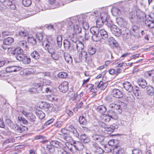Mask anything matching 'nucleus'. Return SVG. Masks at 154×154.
Returning a JSON list of instances; mask_svg holds the SVG:
<instances>
[{"mask_svg": "<svg viewBox=\"0 0 154 154\" xmlns=\"http://www.w3.org/2000/svg\"><path fill=\"white\" fill-rule=\"evenodd\" d=\"M90 30L93 34L92 39L96 42L100 41L101 38L105 39L108 37V35L106 31L104 29H100L97 27H92Z\"/></svg>", "mask_w": 154, "mask_h": 154, "instance_id": "1", "label": "nucleus"}, {"mask_svg": "<svg viewBox=\"0 0 154 154\" xmlns=\"http://www.w3.org/2000/svg\"><path fill=\"white\" fill-rule=\"evenodd\" d=\"M70 23H69L70 26L72 25L73 26V29L74 33L76 34H79L81 32L82 29L79 25L77 23V19L75 18H71L68 20Z\"/></svg>", "mask_w": 154, "mask_h": 154, "instance_id": "2", "label": "nucleus"}, {"mask_svg": "<svg viewBox=\"0 0 154 154\" xmlns=\"http://www.w3.org/2000/svg\"><path fill=\"white\" fill-rule=\"evenodd\" d=\"M16 59L19 61L22 62L24 64H28L31 62L30 57L23 53L19 55L16 56Z\"/></svg>", "mask_w": 154, "mask_h": 154, "instance_id": "3", "label": "nucleus"}, {"mask_svg": "<svg viewBox=\"0 0 154 154\" xmlns=\"http://www.w3.org/2000/svg\"><path fill=\"white\" fill-rule=\"evenodd\" d=\"M64 48L70 51H73L74 50V47L75 46V42L71 43L67 39L64 40L63 42Z\"/></svg>", "mask_w": 154, "mask_h": 154, "instance_id": "4", "label": "nucleus"}, {"mask_svg": "<svg viewBox=\"0 0 154 154\" xmlns=\"http://www.w3.org/2000/svg\"><path fill=\"white\" fill-rule=\"evenodd\" d=\"M92 130L94 131V133L95 134L92 135L93 139L94 140L97 141L98 142L102 141L104 139V137L102 135L97 134L98 132L97 128L96 127H94L93 128Z\"/></svg>", "mask_w": 154, "mask_h": 154, "instance_id": "5", "label": "nucleus"}, {"mask_svg": "<svg viewBox=\"0 0 154 154\" xmlns=\"http://www.w3.org/2000/svg\"><path fill=\"white\" fill-rule=\"evenodd\" d=\"M100 18L97 19L96 21V24L97 27L102 26L105 23V22H106V19L107 17V14L104 13H102L100 14Z\"/></svg>", "mask_w": 154, "mask_h": 154, "instance_id": "6", "label": "nucleus"}, {"mask_svg": "<svg viewBox=\"0 0 154 154\" xmlns=\"http://www.w3.org/2000/svg\"><path fill=\"white\" fill-rule=\"evenodd\" d=\"M69 83L66 81L63 82L60 85H59L58 88L60 92L65 93L68 90Z\"/></svg>", "mask_w": 154, "mask_h": 154, "instance_id": "7", "label": "nucleus"}, {"mask_svg": "<svg viewBox=\"0 0 154 154\" xmlns=\"http://www.w3.org/2000/svg\"><path fill=\"white\" fill-rule=\"evenodd\" d=\"M112 94L114 97L117 98H122L123 96L122 92L119 89L116 88L113 89Z\"/></svg>", "mask_w": 154, "mask_h": 154, "instance_id": "8", "label": "nucleus"}, {"mask_svg": "<svg viewBox=\"0 0 154 154\" xmlns=\"http://www.w3.org/2000/svg\"><path fill=\"white\" fill-rule=\"evenodd\" d=\"M21 69V67L18 66H11L6 68L7 73H11L20 71Z\"/></svg>", "mask_w": 154, "mask_h": 154, "instance_id": "9", "label": "nucleus"}, {"mask_svg": "<svg viewBox=\"0 0 154 154\" xmlns=\"http://www.w3.org/2000/svg\"><path fill=\"white\" fill-rule=\"evenodd\" d=\"M116 21L118 24L123 28H127V22L122 18L121 17L117 18Z\"/></svg>", "mask_w": 154, "mask_h": 154, "instance_id": "10", "label": "nucleus"}, {"mask_svg": "<svg viewBox=\"0 0 154 154\" xmlns=\"http://www.w3.org/2000/svg\"><path fill=\"white\" fill-rule=\"evenodd\" d=\"M13 129L17 131V132L20 133L27 131L28 130V128L26 127L17 124L15 125L14 128Z\"/></svg>", "mask_w": 154, "mask_h": 154, "instance_id": "11", "label": "nucleus"}, {"mask_svg": "<svg viewBox=\"0 0 154 154\" xmlns=\"http://www.w3.org/2000/svg\"><path fill=\"white\" fill-rule=\"evenodd\" d=\"M13 129L17 131V132L20 133L27 131L28 130V128L26 127L17 124L15 125L14 128Z\"/></svg>", "mask_w": 154, "mask_h": 154, "instance_id": "12", "label": "nucleus"}, {"mask_svg": "<svg viewBox=\"0 0 154 154\" xmlns=\"http://www.w3.org/2000/svg\"><path fill=\"white\" fill-rule=\"evenodd\" d=\"M111 30L112 33L117 37H119L122 35V31L116 26H113Z\"/></svg>", "mask_w": 154, "mask_h": 154, "instance_id": "13", "label": "nucleus"}, {"mask_svg": "<svg viewBox=\"0 0 154 154\" xmlns=\"http://www.w3.org/2000/svg\"><path fill=\"white\" fill-rule=\"evenodd\" d=\"M67 129L65 128L62 129L61 130V132L63 134V137L64 140L67 142H69L72 140V138L67 134L66 132Z\"/></svg>", "mask_w": 154, "mask_h": 154, "instance_id": "14", "label": "nucleus"}, {"mask_svg": "<svg viewBox=\"0 0 154 154\" xmlns=\"http://www.w3.org/2000/svg\"><path fill=\"white\" fill-rule=\"evenodd\" d=\"M113 150L114 154H123L124 152V149L119 146H115Z\"/></svg>", "mask_w": 154, "mask_h": 154, "instance_id": "15", "label": "nucleus"}, {"mask_svg": "<svg viewBox=\"0 0 154 154\" xmlns=\"http://www.w3.org/2000/svg\"><path fill=\"white\" fill-rule=\"evenodd\" d=\"M132 35L136 37L139 36L140 32L139 28L137 26H132L131 28Z\"/></svg>", "mask_w": 154, "mask_h": 154, "instance_id": "16", "label": "nucleus"}, {"mask_svg": "<svg viewBox=\"0 0 154 154\" xmlns=\"http://www.w3.org/2000/svg\"><path fill=\"white\" fill-rule=\"evenodd\" d=\"M122 34L124 39H127L130 36V32L127 28H123V30H122Z\"/></svg>", "mask_w": 154, "mask_h": 154, "instance_id": "17", "label": "nucleus"}, {"mask_svg": "<svg viewBox=\"0 0 154 154\" xmlns=\"http://www.w3.org/2000/svg\"><path fill=\"white\" fill-rule=\"evenodd\" d=\"M108 44L110 46L117 48L119 45L116 41L112 37H110L108 40Z\"/></svg>", "mask_w": 154, "mask_h": 154, "instance_id": "18", "label": "nucleus"}, {"mask_svg": "<svg viewBox=\"0 0 154 154\" xmlns=\"http://www.w3.org/2000/svg\"><path fill=\"white\" fill-rule=\"evenodd\" d=\"M123 85L124 88L129 92H132V91L133 90V86L130 82L128 81L125 82L123 83Z\"/></svg>", "mask_w": 154, "mask_h": 154, "instance_id": "19", "label": "nucleus"}, {"mask_svg": "<svg viewBox=\"0 0 154 154\" xmlns=\"http://www.w3.org/2000/svg\"><path fill=\"white\" fill-rule=\"evenodd\" d=\"M23 51L20 47H17L11 50V53L13 55H15L16 56L20 55V54L23 53Z\"/></svg>", "mask_w": 154, "mask_h": 154, "instance_id": "20", "label": "nucleus"}, {"mask_svg": "<svg viewBox=\"0 0 154 154\" xmlns=\"http://www.w3.org/2000/svg\"><path fill=\"white\" fill-rule=\"evenodd\" d=\"M48 2L54 8H57L61 6V4L56 0H48Z\"/></svg>", "mask_w": 154, "mask_h": 154, "instance_id": "21", "label": "nucleus"}, {"mask_svg": "<svg viewBox=\"0 0 154 154\" xmlns=\"http://www.w3.org/2000/svg\"><path fill=\"white\" fill-rule=\"evenodd\" d=\"M55 47V42L53 40L48 39L45 45V49L50 47Z\"/></svg>", "mask_w": 154, "mask_h": 154, "instance_id": "22", "label": "nucleus"}, {"mask_svg": "<svg viewBox=\"0 0 154 154\" xmlns=\"http://www.w3.org/2000/svg\"><path fill=\"white\" fill-rule=\"evenodd\" d=\"M137 83L138 85L142 88H145L147 85V83L143 79H138Z\"/></svg>", "mask_w": 154, "mask_h": 154, "instance_id": "23", "label": "nucleus"}, {"mask_svg": "<svg viewBox=\"0 0 154 154\" xmlns=\"http://www.w3.org/2000/svg\"><path fill=\"white\" fill-rule=\"evenodd\" d=\"M80 139L81 142L84 143H88L90 140L89 137L85 134L81 135Z\"/></svg>", "mask_w": 154, "mask_h": 154, "instance_id": "24", "label": "nucleus"}, {"mask_svg": "<svg viewBox=\"0 0 154 154\" xmlns=\"http://www.w3.org/2000/svg\"><path fill=\"white\" fill-rule=\"evenodd\" d=\"M109 106L110 108L113 109L114 110H116V112H117L119 113H121L122 112V111L119 109V106L117 104L112 103L109 104Z\"/></svg>", "mask_w": 154, "mask_h": 154, "instance_id": "25", "label": "nucleus"}, {"mask_svg": "<svg viewBox=\"0 0 154 154\" xmlns=\"http://www.w3.org/2000/svg\"><path fill=\"white\" fill-rule=\"evenodd\" d=\"M145 76L149 79H154V70L146 72L144 74Z\"/></svg>", "mask_w": 154, "mask_h": 154, "instance_id": "26", "label": "nucleus"}, {"mask_svg": "<svg viewBox=\"0 0 154 154\" xmlns=\"http://www.w3.org/2000/svg\"><path fill=\"white\" fill-rule=\"evenodd\" d=\"M107 114L110 118L113 119H117L118 118L117 113L112 110H109L107 112Z\"/></svg>", "mask_w": 154, "mask_h": 154, "instance_id": "27", "label": "nucleus"}, {"mask_svg": "<svg viewBox=\"0 0 154 154\" xmlns=\"http://www.w3.org/2000/svg\"><path fill=\"white\" fill-rule=\"evenodd\" d=\"M145 23L149 28H154V22L149 19H146L145 21Z\"/></svg>", "mask_w": 154, "mask_h": 154, "instance_id": "28", "label": "nucleus"}, {"mask_svg": "<svg viewBox=\"0 0 154 154\" xmlns=\"http://www.w3.org/2000/svg\"><path fill=\"white\" fill-rule=\"evenodd\" d=\"M26 118L29 122L32 123L34 122L36 119L35 116L32 113H29L26 116Z\"/></svg>", "mask_w": 154, "mask_h": 154, "instance_id": "29", "label": "nucleus"}, {"mask_svg": "<svg viewBox=\"0 0 154 154\" xmlns=\"http://www.w3.org/2000/svg\"><path fill=\"white\" fill-rule=\"evenodd\" d=\"M14 42L13 38L10 37H8L5 39L3 41V44L9 45H11Z\"/></svg>", "mask_w": 154, "mask_h": 154, "instance_id": "30", "label": "nucleus"}, {"mask_svg": "<svg viewBox=\"0 0 154 154\" xmlns=\"http://www.w3.org/2000/svg\"><path fill=\"white\" fill-rule=\"evenodd\" d=\"M78 92L76 94H75V93L72 92L71 93L72 96H73V97L74 98V100H79L81 98V97L83 96V94L84 93L83 92H81L79 95L77 94Z\"/></svg>", "mask_w": 154, "mask_h": 154, "instance_id": "31", "label": "nucleus"}, {"mask_svg": "<svg viewBox=\"0 0 154 154\" xmlns=\"http://www.w3.org/2000/svg\"><path fill=\"white\" fill-rule=\"evenodd\" d=\"M146 90L147 93L148 95L153 96L154 94V89L152 86L148 85L146 88Z\"/></svg>", "mask_w": 154, "mask_h": 154, "instance_id": "32", "label": "nucleus"}, {"mask_svg": "<svg viewBox=\"0 0 154 154\" xmlns=\"http://www.w3.org/2000/svg\"><path fill=\"white\" fill-rule=\"evenodd\" d=\"M30 55L32 58L36 60L39 59L40 57V54L36 51H34L32 52L31 53Z\"/></svg>", "mask_w": 154, "mask_h": 154, "instance_id": "33", "label": "nucleus"}, {"mask_svg": "<svg viewBox=\"0 0 154 154\" xmlns=\"http://www.w3.org/2000/svg\"><path fill=\"white\" fill-rule=\"evenodd\" d=\"M96 109L97 111L100 114L104 113L106 110V108L104 105L99 106Z\"/></svg>", "mask_w": 154, "mask_h": 154, "instance_id": "34", "label": "nucleus"}, {"mask_svg": "<svg viewBox=\"0 0 154 154\" xmlns=\"http://www.w3.org/2000/svg\"><path fill=\"white\" fill-rule=\"evenodd\" d=\"M108 85V83L107 82L103 83V82L100 81L97 85L98 88L101 90H104L105 89Z\"/></svg>", "mask_w": 154, "mask_h": 154, "instance_id": "35", "label": "nucleus"}, {"mask_svg": "<svg viewBox=\"0 0 154 154\" xmlns=\"http://www.w3.org/2000/svg\"><path fill=\"white\" fill-rule=\"evenodd\" d=\"M84 45L82 42H79L78 44H77L75 42V46L74 47V50L76 48L78 51H80L84 49Z\"/></svg>", "mask_w": 154, "mask_h": 154, "instance_id": "36", "label": "nucleus"}, {"mask_svg": "<svg viewBox=\"0 0 154 154\" xmlns=\"http://www.w3.org/2000/svg\"><path fill=\"white\" fill-rule=\"evenodd\" d=\"M64 57L67 63L71 64L72 62V60L71 55L68 53H66L64 56Z\"/></svg>", "mask_w": 154, "mask_h": 154, "instance_id": "37", "label": "nucleus"}, {"mask_svg": "<svg viewBox=\"0 0 154 154\" xmlns=\"http://www.w3.org/2000/svg\"><path fill=\"white\" fill-rule=\"evenodd\" d=\"M111 11L113 15L116 16H119L121 14L120 10L116 8H113Z\"/></svg>", "mask_w": 154, "mask_h": 154, "instance_id": "38", "label": "nucleus"}, {"mask_svg": "<svg viewBox=\"0 0 154 154\" xmlns=\"http://www.w3.org/2000/svg\"><path fill=\"white\" fill-rule=\"evenodd\" d=\"M6 124L11 129H14L15 125L13 122L9 119L5 120Z\"/></svg>", "mask_w": 154, "mask_h": 154, "instance_id": "39", "label": "nucleus"}, {"mask_svg": "<svg viewBox=\"0 0 154 154\" xmlns=\"http://www.w3.org/2000/svg\"><path fill=\"white\" fill-rule=\"evenodd\" d=\"M49 144L54 148H59L60 146V143L57 141L52 140L50 142Z\"/></svg>", "mask_w": 154, "mask_h": 154, "instance_id": "40", "label": "nucleus"}, {"mask_svg": "<svg viewBox=\"0 0 154 154\" xmlns=\"http://www.w3.org/2000/svg\"><path fill=\"white\" fill-rule=\"evenodd\" d=\"M19 46L25 49H27L28 47L27 45V43L25 41L23 40L20 41L18 43Z\"/></svg>", "mask_w": 154, "mask_h": 154, "instance_id": "41", "label": "nucleus"}, {"mask_svg": "<svg viewBox=\"0 0 154 154\" xmlns=\"http://www.w3.org/2000/svg\"><path fill=\"white\" fill-rule=\"evenodd\" d=\"M28 42L30 45H35L36 43V39L33 37H28Z\"/></svg>", "mask_w": 154, "mask_h": 154, "instance_id": "42", "label": "nucleus"}, {"mask_svg": "<svg viewBox=\"0 0 154 154\" xmlns=\"http://www.w3.org/2000/svg\"><path fill=\"white\" fill-rule=\"evenodd\" d=\"M94 152L95 154H102L103 151L102 149L99 147H95Z\"/></svg>", "mask_w": 154, "mask_h": 154, "instance_id": "43", "label": "nucleus"}, {"mask_svg": "<svg viewBox=\"0 0 154 154\" xmlns=\"http://www.w3.org/2000/svg\"><path fill=\"white\" fill-rule=\"evenodd\" d=\"M73 18H75L77 19V21L78 24L81 25L86 20V19L84 18L82 16H80L78 18L77 17H73Z\"/></svg>", "mask_w": 154, "mask_h": 154, "instance_id": "44", "label": "nucleus"}, {"mask_svg": "<svg viewBox=\"0 0 154 154\" xmlns=\"http://www.w3.org/2000/svg\"><path fill=\"white\" fill-rule=\"evenodd\" d=\"M90 31L91 30H90ZM93 35V34L91 31L89 32V31L88 30H86L85 32V38L86 39L88 40L91 37H92V36Z\"/></svg>", "mask_w": 154, "mask_h": 154, "instance_id": "45", "label": "nucleus"}, {"mask_svg": "<svg viewBox=\"0 0 154 154\" xmlns=\"http://www.w3.org/2000/svg\"><path fill=\"white\" fill-rule=\"evenodd\" d=\"M15 142V139L13 138H10L9 139H6L3 143L4 145H6L8 143H13Z\"/></svg>", "mask_w": 154, "mask_h": 154, "instance_id": "46", "label": "nucleus"}, {"mask_svg": "<svg viewBox=\"0 0 154 154\" xmlns=\"http://www.w3.org/2000/svg\"><path fill=\"white\" fill-rule=\"evenodd\" d=\"M75 149L77 150H81L84 148L81 142H78L75 145Z\"/></svg>", "mask_w": 154, "mask_h": 154, "instance_id": "47", "label": "nucleus"}, {"mask_svg": "<svg viewBox=\"0 0 154 154\" xmlns=\"http://www.w3.org/2000/svg\"><path fill=\"white\" fill-rule=\"evenodd\" d=\"M79 122L80 124L83 125H85L87 123V121L83 116H80L79 117Z\"/></svg>", "mask_w": 154, "mask_h": 154, "instance_id": "48", "label": "nucleus"}, {"mask_svg": "<svg viewBox=\"0 0 154 154\" xmlns=\"http://www.w3.org/2000/svg\"><path fill=\"white\" fill-rule=\"evenodd\" d=\"M22 3L23 5L25 7H28L32 4L31 0H22Z\"/></svg>", "mask_w": 154, "mask_h": 154, "instance_id": "49", "label": "nucleus"}, {"mask_svg": "<svg viewBox=\"0 0 154 154\" xmlns=\"http://www.w3.org/2000/svg\"><path fill=\"white\" fill-rule=\"evenodd\" d=\"M88 52L89 54L93 55L95 53L96 49L95 48L90 46L88 48Z\"/></svg>", "mask_w": 154, "mask_h": 154, "instance_id": "50", "label": "nucleus"}, {"mask_svg": "<svg viewBox=\"0 0 154 154\" xmlns=\"http://www.w3.org/2000/svg\"><path fill=\"white\" fill-rule=\"evenodd\" d=\"M134 97L131 94L128 95L125 98V100L128 102H131L134 101Z\"/></svg>", "mask_w": 154, "mask_h": 154, "instance_id": "51", "label": "nucleus"}, {"mask_svg": "<svg viewBox=\"0 0 154 154\" xmlns=\"http://www.w3.org/2000/svg\"><path fill=\"white\" fill-rule=\"evenodd\" d=\"M58 76L61 78H66L67 77L68 74L65 72H61L58 74Z\"/></svg>", "mask_w": 154, "mask_h": 154, "instance_id": "52", "label": "nucleus"}, {"mask_svg": "<svg viewBox=\"0 0 154 154\" xmlns=\"http://www.w3.org/2000/svg\"><path fill=\"white\" fill-rule=\"evenodd\" d=\"M57 44L59 47H61L62 45V38L61 35L58 36L57 38Z\"/></svg>", "mask_w": 154, "mask_h": 154, "instance_id": "53", "label": "nucleus"}, {"mask_svg": "<svg viewBox=\"0 0 154 154\" xmlns=\"http://www.w3.org/2000/svg\"><path fill=\"white\" fill-rule=\"evenodd\" d=\"M12 0L9 1L6 5L8 6L10 8L13 10H14L16 8V7L14 4H13L12 1Z\"/></svg>", "mask_w": 154, "mask_h": 154, "instance_id": "54", "label": "nucleus"}, {"mask_svg": "<svg viewBox=\"0 0 154 154\" xmlns=\"http://www.w3.org/2000/svg\"><path fill=\"white\" fill-rule=\"evenodd\" d=\"M33 72V69L32 68L27 69L24 70V74L26 75H28L32 74Z\"/></svg>", "mask_w": 154, "mask_h": 154, "instance_id": "55", "label": "nucleus"}, {"mask_svg": "<svg viewBox=\"0 0 154 154\" xmlns=\"http://www.w3.org/2000/svg\"><path fill=\"white\" fill-rule=\"evenodd\" d=\"M117 142L118 141L116 140H110L108 142V144L111 146L115 147V146H117L116 144Z\"/></svg>", "mask_w": 154, "mask_h": 154, "instance_id": "56", "label": "nucleus"}, {"mask_svg": "<svg viewBox=\"0 0 154 154\" xmlns=\"http://www.w3.org/2000/svg\"><path fill=\"white\" fill-rule=\"evenodd\" d=\"M105 23L107 25V26L110 28V29L111 30L112 29V27H113V26L116 25L113 24L112 22L111 21H109L106 20V22H105Z\"/></svg>", "mask_w": 154, "mask_h": 154, "instance_id": "57", "label": "nucleus"}, {"mask_svg": "<svg viewBox=\"0 0 154 154\" xmlns=\"http://www.w3.org/2000/svg\"><path fill=\"white\" fill-rule=\"evenodd\" d=\"M19 35L20 36H26L28 35V32L26 30L21 31L19 32Z\"/></svg>", "mask_w": 154, "mask_h": 154, "instance_id": "58", "label": "nucleus"}, {"mask_svg": "<svg viewBox=\"0 0 154 154\" xmlns=\"http://www.w3.org/2000/svg\"><path fill=\"white\" fill-rule=\"evenodd\" d=\"M118 105L119 106V109L122 111V109H126L127 107V104L123 102H121Z\"/></svg>", "mask_w": 154, "mask_h": 154, "instance_id": "59", "label": "nucleus"}, {"mask_svg": "<svg viewBox=\"0 0 154 154\" xmlns=\"http://www.w3.org/2000/svg\"><path fill=\"white\" fill-rule=\"evenodd\" d=\"M49 53L51 54H54L56 53V50L55 47H50L46 48Z\"/></svg>", "mask_w": 154, "mask_h": 154, "instance_id": "60", "label": "nucleus"}, {"mask_svg": "<svg viewBox=\"0 0 154 154\" xmlns=\"http://www.w3.org/2000/svg\"><path fill=\"white\" fill-rule=\"evenodd\" d=\"M47 97L49 100L51 101L56 100L57 99L56 97L53 94L48 95H47Z\"/></svg>", "mask_w": 154, "mask_h": 154, "instance_id": "61", "label": "nucleus"}, {"mask_svg": "<svg viewBox=\"0 0 154 154\" xmlns=\"http://www.w3.org/2000/svg\"><path fill=\"white\" fill-rule=\"evenodd\" d=\"M18 119L19 121L22 122L24 124H27L28 123L27 121L25 118L21 116H19Z\"/></svg>", "mask_w": 154, "mask_h": 154, "instance_id": "62", "label": "nucleus"}, {"mask_svg": "<svg viewBox=\"0 0 154 154\" xmlns=\"http://www.w3.org/2000/svg\"><path fill=\"white\" fill-rule=\"evenodd\" d=\"M81 25L82 26L83 28L86 30H88L89 28V26L87 22H86V20H85Z\"/></svg>", "mask_w": 154, "mask_h": 154, "instance_id": "63", "label": "nucleus"}, {"mask_svg": "<svg viewBox=\"0 0 154 154\" xmlns=\"http://www.w3.org/2000/svg\"><path fill=\"white\" fill-rule=\"evenodd\" d=\"M103 119L106 122H108L110 120L111 118L109 115L107 114H104L102 117Z\"/></svg>", "mask_w": 154, "mask_h": 154, "instance_id": "64", "label": "nucleus"}]
</instances>
